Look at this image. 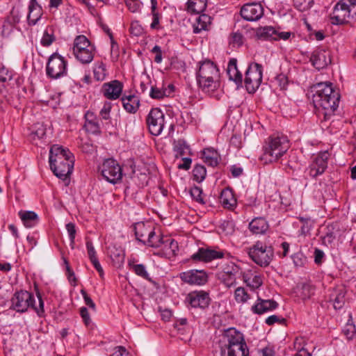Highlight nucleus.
<instances>
[{"label":"nucleus","mask_w":356,"mask_h":356,"mask_svg":"<svg viewBox=\"0 0 356 356\" xmlns=\"http://www.w3.org/2000/svg\"><path fill=\"white\" fill-rule=\"evenodd\" d=\"M312 102L316 109H321L325 120L329 119L337 110L340 99L339 93L332 83L321 82L312 87Z\"/></svg>","instance_id":"nucleus-1"},{"label":"nucleus","mask_w":356,"mask_h":356,"mask_svg":"<svg viewBox=\"0 0 356 356\" xmlns=\"http://www.w3.org/2000/svg\"><path fill=\"white\" fill-rule=\"evenodd\" d=\"M74 159L72 154L58 145L51 146L49 151V164L54 174L65 179L72 172Z\"/></svg>","instance_id":"nucleus-2"},{"label":"nucleus","mask_w":356,"mask_h":356,"mask_svg":"<svg viewBox=\"0 0 356 356\" xmlns=\"http://www.w3.org/2000/svg\"><path fill=\"white\" fill-rule=\"evenodd\" d=\"M221 356H249L243 334L235 328L227 330L220 340Z\"/></svg>","instance_id":"nucleus-3"},{"label":"nucleus","mask_w":356,"mask_h":356,"mask_svg":"<svg viewBox=\"0 0 356 356\" xmlns=\"http://www.w3.org/2000/svg\"><path fill=\"white\" fill-rule=\"evenodd\" d=\"M196 79L199 87L203 91H213L219 86L218 69L211 60H205L200 63Z\"/></svg>","instance_id":"nucleus-4"},{"label":"nucleus","mask_w":356,"mask_h":356,"mask_svg":"<svg viewBox=\"0 0 356 356\" xmlns=\"http://www.w3.org/2000/svg\"><path fill=\"white\" fill-rule=\"evenodd\" d=\"M38 305L35 303L34 296L27 291H19L14 293L11 298L10 309L17 312L24 313L31 307L39 316H42L44 312V302L40 293H37Z\"/></svg>","instance_id":"nucleus-5"},{"label":"nucleus","mask_w":356,"mask_h":356,"mask_svg":"<svg viewBox=\"0 0 356 356\" xmlns=\"http://www.w3.org/2000/svg\"><path fill=\"white\" fill-rule=\"evenodd\" d=\"M289 147V140L286 136H273L264 147V156L270 162L277 161L287 152Z\"/></svg>","instance_id":"nucleus-6"},{"label":"nucleus","mask_w":356,"mask_h":356,"mask_svg":"<svg viewBox=\"0 0 356 356\" xmlns=\"http://www.w3.org/2000/svg\"><path fill=\"white\" fill-rule=\"evenodd\" d=\"M73 54L82 64H88L93 60L95 47L85 35H78L74 41Z\"/></svg>","instance_id":"nucleus-7"},{"label":"nucleus","mask_w":356,"mask_h":356,"mask_svg":"<svg viewBox=\"0 0 356 356\" xmlns=\"http://www.w3.org/2000/svg\"><path fill=\"white\" fill-rule=\"evenodd\" d=\"M248 254L257 264L261 266H267L273 257V250L271 246H267L260 241H257L248 249Z\"/></svg>","instance_id":"nucleus-8"},{"label":"nucleus","mask_w":356,"mask_h":356,"mask_svg":"<svg viewBox=\"0 0 356 356\" xmlns=\"http://www.w3.org/2000/svg\"><path fill=\"white\" fill-rule=\"evenodd\" d=\"M67 63L65 59L58 53H54L48 59L46 67V73L48 77L58 79L67 75Z\"/></svg>","instance_id":"nucleus-9"},{"label":"nucleus","mask_w":356,"mask_h":356,"mask_svg":"<svg viewBox=\"0 0 356 356\" xmlns=\"http://www.w3.org/2000/svg\"><path fill=\"white\" fill-rule=\"evenodd\" d=\"M262 81V66L253 63L249 65L245 72L244 83L248 93H254Z\"/></svg>","instance_id":"nucleus-10"},{"label":"nucleus","mask_w":356,"mask_h":356,"mask_svg":"<svg viewBox=\"0 0 356 356\" xmlns=\"http://www.w3.org/2000/svg\"><path fill=\"white\" fill-rule=\"evenodd\" d=\"M356 17V10L349 8L342 0L338 2L331 14L333 24H343Z\"/></svg>","instance_id":"nucleus-11"},{"label":"nucleus","mask_w":356,"mask_h":356,"mask_svg":"<svg viewBox=\"0 0 356 356\" xmlns=\"http://www.w3.org/2000/svg\"><path fill=\"white\" fill-rule=\"evenodd\" d=\"M103 177L111 184H115L122 179V173L120 165L113 159L104 161L101 167Z\"/></svg>","instance_id":"nucleus-12"},{"label":"nucleus","mask_w":356,"mask_h":356,"mask_svg":"<svg viewBox=\"0 0 356 356\" xmlns=\"http://www.w3.org/2000/svg\"><path fill=\"white\" fill-rule=\"evenodd\" d=\"M165 115L159 108H152L146 121L151 134L159 136L161 134L165 124Z\"/></svg>","instance_id":"nucleus-13"},{"label":"nucleus","mask_w":356,"mask_h":356,"mask_svg":"<svg viewBox=\"0 0 356 356\" xmlns=\"http://www.w3.org/2000/svg\"><path fill=\"white\" fill-rule=\"evenodd\" d=\"M181 280L191 285H204L207 282V273L202 270H190L180 273Z\"/></svg>","instance_id":"nucleus-14"},{"label":"nucleus","mask_w":356,"mask_h":356,"mask_svg":"<svg viewBox=\"0 0 356 356\" xmlns=\"http://www.w3.org/2000/svg\"><path fill=\"white\" fill-rule=\"evenodd\" d=\"M210 301L209 293L204 291L191 292L186 298V302L193 308L205 309L209 305Z\"/></svg>","instance_id":"nucleus-15"},{"label":"nucleus","mask_w":356,"mask_h":356,"mask_svg":"<svg viewBox=\"0 0 356 356\" xmlns=\"http://www.w3.org/2000/svg\"><path fill=\"white\" fill-rule=\"evenodd\" d=\"M329 153L323 152L318 154L314 159L313 162L309 165V175L316 178L320 175H322L327 167V160L329 158Z\"/></svg>","instance_id":"nucleus-16"},{"label":"nucleus","mask_w":356,"mask_h":356,"mask_svg":"<svg viewBox=\"0 0 356 356\" xmlns=\"http://www.w3.org/2000/svg\"><path fill=\"white\" fill-rule=\"evenodd\" d=\"M241 17L247 21H257L264 15V8L260 3L245 4L241 9Z\"/></svg>","instance_id":"nucleus-17"},{"label":"nucleus","mask_w":356,"mask_h":356,"mask_svg":"<svg viewBox=\"0 0 356 356\" xmlns=\"http://www.w3.org/2000/svg\"><path fill=\"white\" fill-rule=\"evenodd\" d=\"M122 89L123 84L118 80H113L104 83L102 87L101 92L106 98L115 100L121 95Z\"/></svg>","instance_id":"nucleus-18"},{"label":"nucleus","mask_w":356,"mask_h":356,"mask_svg":"<svg viewBox=\"0 0 356 356\" xmlns=\"http://www.w3.org/2000/svg\"><path fill=\"white\" fill-rule=\"evenodd\" d=\"M310 60L317 70L323 69L331 63L330 52L324 49H318L312 53Z\"/></svg>","instance_id":"nucleus-19"},{"label":"nucleus","mask_w":356,"mask_h":356,"mask_svg":"<svg viewBox=\"0 0 356 356\" xmlns=\"http://www.w3.org/2000/svg\"><path fill=\"white\" fill-rule=\"evenodd\" d=\"M223 254L221 251L201 248L197 252L193 254L191 258L195 261L209 262L213 259L222 258Z\"/></svg>","instance_id":"nucleus-20"},{"label":"nucleus","mask_w":356,"mask_h":356,"mask_svg":"<svg viewBox=\"0 0 356 356\" xmlns=\"http://www.w3.org/2000/svg\"><path fill=\"white\" fill-rule=\"evenodd\" d=\"M239 274V268L231 264L226 266L221 275V280L227 287L230 288L235 285L237 275Z\"/></svg>","instance_id":"nucleus-21"},{"label":"nucleus","mask_w":356,"mask_h":356,"mask_svg":"<svg viewBox=\"0 0 356 356\" xmlns=\"http://www.w3.org/2000/svg\"><path fill=\"white\" fill-rule=\"evenodd\" d=\"M277 307L278 303L276 301L273 300H264L259 297L257 302L252 307L251 310L254 314L260 315L273 311Z\"/></svg>","instance_id":"nucleus-22"},{"label":"nucleus","mask_w":356,"mask_h":356,"mask_svg":"<svg viewBox=\"0 0 356 356\" xmlns=\"http://www.w3.org/2000/svg\"><path fill=\"white\" fill-rule=\"evenodd\" d=\"M346 290L343 287H337L333 289L330 295V301L332 302L335 309H341L346 302Z\"/></svg>","instance_id":"nucleus-23"},{"label":"nucleus","mask_w":356,"mask_h":356,"mask_svg":"<svg viewBox=\"0 0 356 356\" xmlns=\"http://www.w3.org/2000/svg\"><path fill=\"white\" fill-rule=\"evenodd\" d=\"M236 63L237 60L236 58L230 59L228 63L227 73L229 80L233 81L236 84L237 87H240L243 85V76L238 70Z\"/></svg>","instance_id":"nucleus-24"},{"label":"nucleus","mask_w":356,"mask_h":356,"mask_svg":"<svg viewBox=\"0 0 356 356\" xmlns=\"http://www.w3.org/2000/svg\"><path fill=\"white\" fill-rule=\"evenodd\" d=\"M109 256L112 260L113 266L117 268L122 266L124 262L125 254L122 248L112 245L109 247Z\"/></svg>","instance_id":"nucleus-25"},{"label":"nucleus","mask_w":356,"mask_h":356,"mask_svg":"<svg viewBox=\"0 0 356 356\" xmlns=\"http://www.w3.org/2000/svg\"><path fill=\"white\" fill-rule=\"evenodd\" d=\"M124 108L129 113H135L140 106L138 97L134 95H124L122 99Z\"/></svg>","instance_id":"nucleus-26"},{"label":"nucleus","mask_w":356,"mask_h":356,"mask_svg":"<svg viewBox=\"0 0 356 356\" xmlns=\"http://www.w3.org/2000/svg\"><path fill=\"white\" fill-rule=\"evenodd\" d=\"M220 202L225 208L229 209H232L236 205V200L234 193L232 190L228 188L222 191Z\"/></svg>","instance_id":"nucleus-27"},{"label":"nucleus","mask_w":356,"mask_h":356,"mask_svg":"<svg viewBox=\"0 0 356 356\" xmlns=\"http://www.w3.org/2000/svg\"><path fill=\"white\" fill-rule=\"evenodd\" d=\"M250 230L256 234H264L268 229V224L264 218H256L249 224Z\"/></svg>","instance_id":"nucleus-28"},{"label":"nucleus","mask_w":356,"mask_h":356,"mask_svg":"<svg viewBox=\"0 0 356 356\" xmlns=\"http://www.w3.org/2000/svg\"><path fill=\"white\" fill-rule=\"evenodd\" d=\"M42 13V8L40 4L29 5V14L27 16L29 24L31 26L35 25L40 19Z\"/></svg>","instance_id":"nucleus-29"},{"label":"nucleus","mask_w":356,"mask_h":356,"mask_svg":"<svg viewBox=\"0 0 356 356\" xmlns=\"http://www.w3.org/2000/svg\"><path fill=\"white\" fill-rule=\"evenodd\" d=\"M211 17L208 15H200L196 19V22L193 24V32L195 33H199L203 30H208L211 24Z\"/></svg>","instance_id":"nucleus-30"},{"label":"nucleus","mask_w":356,"mask_h":356,"mask_svg":"<svg viewBox=\"0 0 356 356\" xmlns=\"http://www.w3.org/2000/svg\"><path fill=\"white\" fill-rule=\"evenodd\" d=\"M19 216L24 226L28 228L34 227L38 222V216L34 211H21L19 212Z\"/></svg>","instance_id":"nucleus-31"},{"label":"nucleus","mask_w":356,"mask_h":356,"mask_svg":"<svg viewBox=\"0 0 356 356\" xmlns=\"http://www.w3.org/2000/svg\"><path fill=\"white\" fill-rule=\"evenodd\" d=\"M204 161L208 165L215 167L218 163V154L212 148H206L202 152Z\"/></svg>","instance_id":"nucleus-32"},{"label":"nucleus","mask_w":356,"mask_h":356,"mask_svg":"<svg viewBox=\"0 0 356 356\" xmlns=\"http://www.w3.org/2000/svg\"><path fill=\"white\" fill-rule=\"evenodd\" d=\"M152 230L149 226L147 227L143 222H138L134 226L136 239L143 244H146L145 238L146 236L148 237V232H151Z\"/></svg>","instance_id":"nucleus-33"},{"label":"nucleus","mask_w":356,"mask_h":356,"mask_svg":"<svg viewBox=\"0 0 356 356\" xmlns=\"http://www.w3.org/2000/svg\"><path fill=\"white\" fill-rule=\"evenodd\" d=\"M207 7V0H189L188 10L193 13H201Z\"/></svg>","instance_id":"nucleus-34"},{"label":"nucleus","mask_w":356,"mask_h":356,"mask_svg":"<svg viewBox=\"0 0 356 356\" xmlns=\"http://www.w3.org/2000/svg\"><path fill=\"white\" fill-rule=\"evenodd\" d=\"M258 35L261 38H264L265 39L277 40H278V31H277L272 26H266L260 29L258 31Z\"/></svg>","instance_id":"nucleus-35"},{"label":"nucleus","mask_w":356,"mask_h":356,"mask_svg":"<svg viewBox=\"0 0 356 356\" xmlns=\"http://www.w3.org/2000/svg\"><path fill=\"white\" fill-rule=\"evenodd\" d=\"M163 243H165V241L159 235H156L153 229L151 232H148V237L145 245L152 248H159Z\"/></svg>","instance_id":"nucleus-36"},{"label":"nucleus","mask_w":356,"mask_h":356,"mask_svg":"<svg viewBox=\"0 0 356 356\" xmlns=\"http://www.w3.org/2000/svg\"><path fill=\"white\" fill-rule=\"evenodd\" d=\"M94 77L97 81H103L106 76V65L102 62H98L93 69Z\"/></svg>","instance_id":"nucleus-37"},{"label":"nucleus","mask_w":356,"mask_h":356,"mask_svg":"<svg viewBox=\"0 0 356 356\" xmlns=\"http://www.w3.org/2000/svg\"><path fill=\"white\" fill-rule=\"evenodd\" d=\"M193 179L199 183L202 182L206 177L207 170L204 165L197 164L193 170Z\"/></svg>","instance_id":"nucleus-38"},{"label":"nucleus","mask_w":356,"mask_h":356,"mask_svg":"<svg viewBox=\"0 0 356 356\" xmlns=\"http://www.w3.org/2000/svg\"><path fill=\"white\" fill-rule=\"evenodd\" d=\"M234 298L238 303L244 304L250 298L245 288L238 287L234 291Z\"/></svg>","instance_id":"nucleus-39"},{"label":"nucleus","mask_w":356,"mask_h":356,"mask_svg":"<svg viewBox=\"0 0 356 356\" xmlns=\"http://www.w3.org/2000/svg\"><path fill=\"white\" fill-rule=\"evenodd\" d=\"M175 149L180 156L185 155L190 151L189 146L184 140H178L175 143Z\"/></svg>","instance_id":"nucleus-40"},{"label":"nucleus","mask_w":356,"mask_h":356,"mask_svg":"<svg viewBox=\"0 0 356 356\" xmlns=\"http://www.w3.org/2000/svg\"><path fill=\"white\" fill-rule=\"evenodd\" d=\"M132 268L137 275L149 281L151 280L149 275L145 269V266L143 264H134L132 266Z\"/></svg>","instance_id":"nucleus-41"},{"label":"nucleus","mask_w":356,"mask_h":356,"mask_svg":"<svg viewBox=\"0 0 356 356\" xmlns=\"http://www.w3.org/2000/svg\"><path fill=\"white\" fill-rule=\"evenodd\" d=\"M294 6L300 10L304 11L309 9L313 3L314 0H293Z\"/></svg>","instance_id":"nucleus-42"},{"label":"nucleus","mask_w":356,"mask_h":356,"mask_svg":"<svg viewBox=\"0 0 356 356\" xmlns=\"http://www.w3.org/2000/svg\"><path fill=\"white\" fill-rule=\"evenodd\" d=\"M112 104L109 102H106L104 104L102 108L99 111V116L102 120H108L111 118L110 113L111 111Z\"/></svg>","instance_id":"nucleus-43"},{"label":"nucleus","mask_w":356,"mask_h":356,"mask_svg":"<svg viewBox=\"0 0 356 356\" xmlns=\"http://www.w3.org/2000/svg\"><path fill=\"white\" fill-rule=\"evenodd\" d=\"M202 191L200 187L194 186L190 190V194L192 198L196 202L204 204V202L202 197Z\"/></svg>","instance_id":"nucleus-44"},{"label":"nucleus","mask_w":356,"mask_h":356,"mask_svg":"<svg viewBox=\"0 0 356 356\" xmlns=\"http://www.w3.org/2000/svg\"><path fill=\"white\" fill-rule=\"evenodd\" d=\"M149 96L152 99H161L166 96V89H162L156 86H152Z\"/></svg>","instance_id":"nucleus-45"},{"label":"nucleus","mask_w":356,"mask_h":356,"mask_svg":"<svg viewBox=\"0 0 356 356\" xmlns=\"http://www.w3.org/2000/svg\"><path fill=\"white\" fill-rule=\"evenodd\" d=\"M343 332L348 339H353L356 334L355 325L348 323L343 327Z\"/></svg>","instance_id":"nucleus-46"},{"label":"nucleus","mask_w":356,"mask_h":356,"mask_svg":"<svg viewBox=\"0 0 356 356\" xmlns=\"http://www.w3.org/2000/svg\"><path fill=\"white\" fill-rule=\"evenodd\" d=\"M66 229L69 234L70 240V246L72 249L74 248V239L76 236V229L74 224L70 222L66 225Z\"/></svg>","instance_id":"nucleus-47"},{"label":"nucleus","mask_w":356,"mask_h":356,"mask_svg":"<svg viewBox=\"0 0 356 356\" xmlns=\"http://www.w3.org/2000/svg\"><path fill=\"white\" fill-rule=\"evenodd\" d=\"M54 40V35L53 34H49L47 31H45L41 39V44L44 47H48L52 44Z\"/></svg>","instance_id":"nucleus-48"},{"label":"nucleus","mask_w":356,"mask_h":356,"mask_svg":"<svg viewBox=\"0 0 356 356\" xmlns=\"http://www.w3.org/2000/svg\"><path fill=\"white\" fill-rule=\"evenodd\" d=\"M85 126L87 130L91 133L96 134L100 131V127L97 120L86 122Z\"/></svg>","instance_id":"nucleus-49"},{"label":"nucleus","mask_w":356,"mask_h":356,"mask_svg":"<svg viewBox=\"0 0 356 356\" xmlns=\"http://www.w3.org/2000/svg\"><path fill=\"white\" fill-rule=\"evenodd\" d=\"M130 32L132 35L138 36L143 33V29L138 22H133L131 24Z\"/></svg>","instance_id":"nucleus-50"},{"label":"nucleus","mask_w":356,"mask_h":356,"mask_svg":"<svg viewBox=\"0 0 356 356\" xmlns=\"http://www.w3.org/2000/svg\"><path fill=\"white\" fill-rule=\"evenodd\" d=\"M314 293V288L309 284H303L302 285V297L303 299L309 298Z\"/></svg>","instance_id":"nucleus-51"},{"label":"nucleus","mask_w":356,"mask_h":356,"mask_svg":"<svg viewBox=\"0 0 356 356\" xmlns=\"http://www.w3.org/2000/svg\"><path fill=\"white\" fill-rule=\"evenodd\" d=\"M20 17L21 15L19 9L13 8L10 11V15L8 17V20L11 24H15L19 23Z\"/></svg>","instance_id":"nucleus-52"},{"label":"nucleus","mask_w":356,"mask_h":356,"mask_svg":"<svg viewBox=\"0 0 356 356\" xmlns=\"http://www.w3.org/2000/svg\"><path fill=\"white\" fill-rule=\"evenodd\" d=\"M86 248H87V251H88V257L90 261L97 259V257L96 256V251L95 250V248L92 245V241H86Z\"/></svg>","instance_id":"nucleus-53"},{"label":"nucleus","mask_w":356,"mask_h":356,"mask_svg":"<svg viewBox=\"0 0 356 356\" xmlns=\"http://www.w3.org/2000/svg\"><path fill=\"white\" fill-rule=\"evenodd\" d=\"M265 322L268 325H272L275 323L282 324L285 322V319L283 318H280L276 315H271L266 319Z\"/></svg>","instance_id":"nucleus-54"},{"label":"nucleus","mask_w":356,"mask_h":356,"mask_svg":"<svg viewBox=\"0 0 356 356\" xmlns=\"http://www.w3.org/2000/svg\"><path fill=\"white\" fill-rule=\"evenodd\" d=\"M81 293L83 296L84 302L87 306H88L90 308H91L93 310H95V304L92 301V300L89 297L86 291L83 289L81 291Z\"/></svg>","instance_id":"nucleus-55"},{"label":"nucleus","mask_w":356,"mask_h":356,"mask_svg":"<svg viewBox=\"0 0 356 356\" xmlns=\"http://www.w3.org/2000/svg\"><path fill=\"white\" fill-rule=\"evenodd\" d=\"M294 264L296 266H302L304 265L306 258L301 253H296L292 257Z\"/></svg>","instance_id":"nucleus-56"},{"label":"nucleus","mask_w":356,"mask_h":356,"mask_svg":"<svg viewBox=\"0 0 356 356\" xmlns=\"http://www.w3.org/2000/svg\"><path fill=\"white\" fill-rule=\"evenodd\" d=\"M80 315H81V318H83L84 323L86 325H88L91 322V319L90 318V315H89L88 309L84 307H81L80 309Z\"/></svg>","instance_id":"nucleus-57"},{"label":"nucleus","mask_w":356,"mask_h":356,"mask_svg":"<svg viewBox=\"0 0 356 356\" xmlns=\"http://www.w3.org/2000/svg\"><path fill=\"white\" fill-rule=\"evenodd\" d=\"M126 5L132 13L138 11L140 8V3L135 0H127Z\"/></svg>","instance_id":"nucleus-58"},{"label":"nucleus","mask_w":356,"mask_h":356,"mask_svg":"<svg viewBox=\"0 0 356 356\" xmlns=\"http://www.w3.org/2000/svg\"><path fill=\"white\" fill-rule=\"evenodd\" d=\"M220 228H222L227 234H232L234 231L233 223L230 221H223L220 225Z\"/></svg>","instance_id":"nucleus-59"},{"label":"nucleus","mask_w":356,"mask_h":356,"mask_svg":"<svg viewBox=\"0 0 356 356\" xmlns=\"http://www.w3.org/2000/svg\"><path fill=\"white\" fill-rule=\"evenodd\" d=\"M152 52L156 54L154 57V61L156 63H160L162 61V51L159 46L155 45L152 49Z\"/></svg>","instance_id":"nucleus-60"},{"label":"nucleus","mask_w":356,"mask_h":356,"mask_svg":"<svg viewBox=\"0 0 356 356\" xmlns=\"http://www.w3.org/2000/svg\"><path fill=\"white\" fill-rule=\"evenodd\" d=\"M110 356H130L124 347L118 346L115 348V351Z\"/></svg>","instance_id":"nucleus-61"},{"label":"nucleus","mask_w":356,"mask_h":356,"mask_svg":"<svg viewBox=\"0 0 356 356\" xmlns=\"http://www.w3.org/2000/svg\"><path fill=\"white\" fill-rule=\"evenodd\" d=\"M324 252L323 250L318 248L315 249L314 251V261L317 264H320L322 262V259L324 257Z\"/></svg>","instance_id":"nucleus-62"},{"label":"nucleus","mask_w":356,"mask_h":356,"mask_svg":"<svg viewBox=\"0 0 356 356\" xmlns=\"http://www.w3.org/2000/svg\"><path fill=\"white\" fill-rule=\"evenodd\" d=\"M92 264L95 268L97 270L101 277H103L104 276V270L103 268L98 260V259H95L94 260L90 261Z\"/></svg>","instance_id":"nucleus-63"},{"label":"nucleus","mask_w":356,"mask_h":356,"mask_svg":"<svg viewBox=\"0 0 356 356\" xmlns=\"http://www.w3.org/2000/svg\"><path fill=\"white\" fill-rule=\"evenodd\" d=\"M276 81L278 82L281 88H284L287 85V78L284 74H280L276 77Z\"/></svg>","instance_id":"nucleus-64"}]
</instances>
